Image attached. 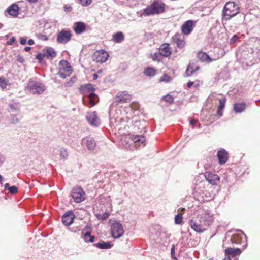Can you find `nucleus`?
<instances>
[{"label":"nucleus","mask_w":260,"mask_h":260,"mask_svg":"<svg viewBox=\"0 0 260 260\" xmlns=\"http://www.w3.org/2000/svg\"><path fill=\"white\" fill-rule=\"evenodd\" d=\"M131 99V95L127 91L120 92L110 107V124L112 127L119 131V134L122 126H125V123L133 117L134 111L139 108V104L137 102H133L124 107L122 105L123 103L130 102Z\"/></svg>","instance_id":"1"},{"label":"nucleus","mask_w":260,"mask_h":260,"mask_svg":"<svg viewBox=\"0 0 260 260\" xmlns=\"http://www.w3.org/2000/svg\"><path fill=\"white\" fill-rule=\"evenodd\" d=\"M213 222V215L210 212H205L201 216L190 220L191 228L196 232L201 233L205 231Z\"/></svg>","instance_id":"2"},{"label":"nucleus","mask_w":260,"mask_h":260,"mask_svg":"<svg viewBox=\"0 0 260 260\" xmlns=\"http://www.w3.org/2000/svg\"><path fill=\"white\" fill-rule=\"evenodd\" d=\"M145 142L146 139L142 135L128 134L121 136L119 145L126 149H132L133 145L137 147H143L145 145Z\"/></svg>","instance_id":"3"},{"label":"nucleus","mask_w":260,"mask_h":260,"mask_svg":"<svg viewBox=\"0 0 260 260\" xmlns=\"http://www.w3.org/2000/svg\"><path fill=\"white\" fill-rule=\"evenodd\" d=\"M245 0H241L239 4L229 1L224 5L222 13V22L226 21L240 13V8L242 9V3Z\"/></svg>","instance_id":"4"},{"label":"nucleus","mask_w":260,"mask_h":260,"mask_svg":"<svg viewBox=\"0 0 260 260\" xmlns=\"http://www.w3.org/2000/svg\"><path fill=\"white\" fill-rule=\"evenodd\" d=\"M80 90L81 92L84 94L82 101L84 105L91 107L98 103L99 98L92 92L94 90V88L91 84L89 83L82 85Z\"/></svg>","instance_id":"5"},{"label":"nucleus","mask_w":260,"mask_h":260,"mask_svg":"<svg viewBox=\"0 0 260 260\" xmlns=\"http://www.w3.org/2000/svg\"><path fill=\"white\" fill-rule=\"evenodd\" d=\"M165 4L160 0H154L153 3L143 10L146 16L160 14L165 12Z\"/></svg>","instance_id":"6"},{"label":"nucleus","mask_w":260,"mask_h":260,"mask_svg":"<svg viewBox=\"0 0 260 260\" xmlns=\"http://www.w3.org/2000/svg\"><path fill=\"white\" fill-rule=\"evenodd\" d=\"M26 88L34 94H41L46 89V87L43 83L36 80L29 81Z\"/></svg>","instance_id":"7"},{"label":"nucleus","mask_w":260,"mask_h":260,"mask_svg":"<svg viewBox=\"0 0 260 260\" xmlns=\"http://www.w3.org/2000/svg\"><path fill=\"white\" fill-rule=\"evenodd\" d=\"M255 51L251 47H245L244 49L242 48L238 53L237 55H240L241 59L247 61L245 63L247 64L251 63L253 59L254 58Z\"/></svg>","instance_id":"8"},{"label":"nucleus","mask_w":260,"mask_h":260,"mask_svg":"<svg viewBox=\"0 0 260 260\" xmlns=\"http://www.w3.org/2000/svg\"><path fill=\"white\" fill-rule=\"evenodd\" d=\"M72 73V67L67 60H62L59 61L58 74L60 77L64 79L70 76Z\"/></svg>","instance_id":"9"},{"label":"nucleus","mask_w":260,"mask_h":260,"mask_svg":"<svg viewBox=\"0 0 260 260\" xmlns=\"http://www.w3.org/2000/svg\"><path fill=\"white\" fill-rule=\"evenodd\" d=\"M71 196L74 201L77 203H81L85 199V192L80 186H76L72 189Z\"/></svg>","instance_id":"10"},{"label":"nucleus","mask_w":260,"mask_h":260,"mask_svg":"<svg viewBox=\"0 0 260 260\" xmlns=\"http://www.w3.org/2000/svg\"><path fill=\"white\" fill-rule=\"evenodd\" d=\"M111 233L114 238H119L124 234L122 225L117 221H114L111 225Z\"/></svg>","instance_id":"11"},{"label":"nucleus","mask_w":260,"mask_h":260,"mask_svg":"<svg viewBox=\"0 0 260 260\" xmlns=\"http://www.w3.org/2000/svg\"><path fill=\"white\" fill-rule=\"evenodd\" d=\"M72 34L69 29H62L57 34L56 40L60 44H66L71 39Z\"/></svg>","instance_id":"12"},{"label":"nucleus","mask_w":260,"mask_h":260,"mask_svg":"<svg viewBox=\"0 0 260 260\" xmlns=\"http://www.w3.org/2000/svg\"><path fill=\"white\" fill-rule=\"evenodd\" d=\"M240 233H236L232 236L231 241L232 243L236 244H244L243 246L245 249L247 244L246 235L242 232L240 231Z\"/></svg>","instance_id":"13"},{"label":"nucleus","mask_w":260,"mask_h":260,"mask_svg":"<svg viewBox=\"0 0 260 260\" xmlns=\"http://www.w3.org/2000/svg\"><path fill=\"white\" fill-rule=\"evenodd\" d=\"M241 252L239 248H228L225 250V257L224 260H238L237 256L239 255Z\"/></svg>","instance_id":"14"},{"label":"nucleus","mask_w":260,"mask_h":260,"mask_svg":"<svg viewBox=\"0 0 260 260\" xmlns=\"http://www.w3.org/2000/svg\"><path fill=\"white\" fill-rule=\"evenodd\" d=\"M109 55L105 50L96 51L92 55L94 61L97 63H103L107 61Z\"/></svg>","instance_id":"15"},{"label":"nucleus","mask_w":260,"mask_h":260,"mask_svg":"<svg viewBox=\"0 0 260 260\" xmlns=\"http://www.w3.org/2000/svg\"><path fill=\"white\" fill-rule=\"evenodd\" d=\"M75 217V214L72 211H67L61 217L63 224L67 227H69L74 222Z\"/></svg>","instance_id":"16"},{"label":"nucleus","mask_w":260,"mask_h":260,"mask_svg":"<svg viewBox=\"0 0 260 260\" xmlns=\"http://www.w3.org/2000/svg\"><path fill=\"white\" fill-rule=\"evenodd\" d=\"M204 176L207 181L212 185H217L220 182V177L217 174L206 172Z\"/></svg>","instance_id":"17"},{"label":"nucleus","mask_w":260,"mask_h":260,"mask_svg":"<svg viewBox=\"0 0 260 260\" xmlns=\"http://www.w3.org/2000/svg\"><path fill=\"white\" fill-rule=\"evenodd\" d=\"M203 186V183L200 182L194 188L193 196L194 197L200 201H204V196L206 194V192L201 189V187Z\"/></svg>","instance_id":"18"},{"label":"nucleus","mask_w":260,"mask_h":260,"mask_svg":"<svg viewBox=\"0 0 260 260\" xmlns=\"http://www.w3.org/2000/svg\"><path fill=\"white\" fill-rule=\"evenodd\" d=\"M86 118L91 125L94 126L99 125L100 121L95 112L87 113Z\"/></svg>","instance_id":"19"},{"label":"nucleus","mask_w":260,"mask_h":260,"mask_svg":"<svg viewBox=\"0 0 260 260\" xmlns=\"http://www.w3.org/2000/svg\"><path fill=\"white\" fill-rule=\"evenodd\" d=\"M73 30L77 35L83 34L86 29V25L83 22H76L73 25Z\"/></svg>","instance_id":"20"},{"label":"nucleus","mask_w":260,"mask_h":260,"mask_svg":"<svg viewBox=\"0 0 260 260\" xmlns=\"http://www.w3.org/2000/svg\"><path fill=\"white\" fill-rule=\"evenodd\" d=\"M219 164L223 165L226 163L228 159V153L224 149H221L217 152V154Z\"/></svg>","instance_id":"21"},{"label":"nucleus","mask_w":260,"mask_h":260,"mask_svg":"<svg viewBox=\"0 0 260 260\" xmlns=\"http://www.w3.org/2000/svg\"><path fill=\"white\" fill-rule=\"evenodd\" d=\"M172 40L178 48H182L185 45V43L184 40V36L182 34H176L172 37Z\"/></svg>","instance_id":"22"},{"label":"nucleus","mask_w":260,"mask_h":260,"mask_svg":"<svg viewBox=\"0 0 260 260\" xmlns=\"http://www.w3.org/2000/svg\"><path fill=\"white\" fill-rule=\"evenodd\" d=\"M193 21L187 20L182 26L181 30L184 35H189L193 29Z\"/></svg>","instance_id":"23"},{"label":"nucleus","mask_w":260,"mask_h":260,"mask_svg":"<svg viewBox=\"0 0 260 260\" xmlns=\"http://www.w3.org/2000/svg\"><path fill=\"white\" fill-rule=\"evenodd\" d=\"M200 69V67L198 65L197 62H190L186 70V74L187 76H191L196 71Z\"/></svg>","instance_id":"24"},{"label":"nucleus","mask_w":260,"mask_h":260,"mask_svg":"<svg viewBox=\"0 0 260 260\" xmlns=\"http://www.w3.org/2000/svg\"><path fill=\"white\" fill-rule=\"evenodd\" d=\"M82 143H85L86 147L90 151L94 150L96 147V142L94 139L91 137H87L82 139Z\"/></svg>","instance_id":"25"},{"label":"nucleus","mask_w":260,"mask_h":260,"mask_svg":"<svg viewBox=\"0 0 260 260\" xmlns=\"http://www.w3.org/2000/svg\"><path fill=\"white\" fill-rule=\"evenodd\" d=\"M159 52L161 54L162 56L166 57L170 56L171 54V51L169 44L168 43L162 44L160 46Z\"/></svg>","instance_id":"26"},{"label":"nucleus","mask_w":260,"mask_h":260,"mask_svg":"<svg viewBox=\"0 0 260 260\" xmlns=\"http://www.w3.org/2000/svg\"><path fill=\"white\" fill-rule=\"evenodd\" d=\"M42 51L47 58H54L56 56V52L54 49L51 47H47L42 50Z\"/></svg>","instance_id":"27"},{"label":"nucleus","mask_w":260,"mask_h":260,"mask_svg":"<svg viewBox=\"0 0 260 260\" xmlns=\"http://www.w3.org/2000/svg\"><path fill=\"white\" fill-rule=\"evenodd\" d=\"M8 106L11 111L17 113L20 111L21 104L16 100H12L8 104Z\"/></svg>","instance_id":"28"},{"label":"nucleus","mask_w":260,"mask_h":260,"mask_svg":"<svg viewBox=\"0 0 260 260\" xmlns=\"http://www.w3.org/2000/svg\"><path fill=\"white\" fill-rule=\"evenodd\" d=\"M7 12L10 15L17 17L19 14V7L16 4H12L7 9Z\"/></svg>","instance_id":"29"},{"label":"nucleus","mask_w":260,"mask_h":260,"mask_svg":"<svg viewBox=\"0 0 260 260\" xmlns=\"http://www.w3.org/2000/svg\"><path fill=\"white\" fill-rule=\"evenodd\" d=\"M93 246L101 249H108L112 247L113 244L110 242L100 241L99 243L94 244Z\"/></svg>","instance_id":"30"},{"label":"nucleus","mask_w":260,"mask_h":260,"mask_svg":"<svg viewBox=\"0 0 260 260\" xmlns=\"http://www.w3.org/2000/svg\"><path fill=\"white\" fill-rule=\"evenodd\" d=\"M124 40V35L121 31L117 32L112 35V41L116 43H120Z\"/></svg>","instance_id":"31"},{"label":"nucleus","mask_w":260,"mask_h":260,"mask_svg":"<svg viewBox=\"0 0 260 260\" xmlns=\"http://www.w3.org/2000/svg\"><path fill=\"white\" fill-rule=\"evenodd\" d=\"M246 108V104L244 102L236 103L233 106L234 111L236 113H240Z\"/></svg>","instance_id":"32"},{"label":"nucleus","mask_w":260,"mask_h":260,"mask_svg":"<svg viewBox=\"0 0 260 260\" xmlns=\"http://www.w3.org/2000/svg\"><path fill=\"white\" fill-rule=\"evenodd\" d=\"M198 58L202 62H210L212 61L210 57L206 53L202 52H199L197 55Z\"/></svg>","instance_id":"33"},{"label":"nucleus","mask_w":260,"mask_h":260,"mask_svg":"<svg viewBox=\"0 0 260 260\" xmlns=\"http://www.w3.org/2000/svg\"><path fill=\"white\" fill-rule=\"evenodd\" d=\"M143 73L147 77H152L154 76L156 74V71L154 68L148 67L145 69Z\"/></svg>","instance_id":"34"},{"label":"nucleus","mask_w":260,"mask_h":260,"mask_svg":"<svg viewBox=\"0 0 260 260\" xmlns=\"http://www.w3.org/2000/svg\"><path fill=\"white\" fill-rule=\"evenodd\" d=\"M250 43L252 44L254 50L260 51V39L253 38L250 40Z\"/></svg>","instance_id":"35"},{"label":"nucleus","mask_w":260,"mask_h":260,"mask_svg":"<svg viewBox=\"0 0 260 260\" xmlns=\"http://www.w3.org/2000/svg\"><path fill=\"white\" fill-rule=\"evenodd\" d=\"M83 238L85 242L92 243L94 240V236L91 235L90 232H86L84 234Z\"/></svg>","instance_id":"36"},{"label":"nucleus","mask_w":260,"mask_h":260,"mask_svg":"<svg viewBox=\"0 0 260 260\" xmlns=\"http://www.w3.org/2000/svg\"><path fill=\"white\" fill-rule=\"evenodd\" d=\"M110 216V213L108 211H106L103 213H98L95 214L96 218L99 220L105 221Z\"/></svg>","instance_id":"37"},{"label":"nucleus","mask_w":260,"mask_h":260,"mask_svg":"<svg viewBox=\"0 0 260 260\" xmlns=\"http://www.w3.org/2000/svg\"><path fill=\"white\" fill-rule=\"evenodd\" d=\"M10 85L9 80L3 76L0 77V87L5 90L8 85Z\"/></svg>","instance_id":"38"},{"label":"nucleus","mask_w":260,"mask_h":260,"mask_svg":"<svg viewBox=\"0 0 260 260\" xmlns=\"http://www.w3.org/2000/svg\"><path fill=\"white\" fill-rule=\"evenodd\" d=\"M69 153L67 149L62 148L60 150V158L61 159H66L67 158Z\"/></svg>","instance_id":"39"},{"label":"nucleus","mask_w":260,"mask_h":260,"mask_svg":"<svg viewBox=\"0 0 260 260\" xmlns=\"http://www.w3.org/2000/svg\"><path fill=\"white\" fill-rule=\"evenodd\" d=\"M161 56L162 55L159 52H155L151 54V58L154 61H159L161 59Z\"/></svg>","instance_id":"40"},{"label":"nucleus","mask_w":260,"mask_h":260,"mask_svg":"<svg viewBox=\"0 0 260 260\" xmlns=\"http://www.w3.org/2000/svg\"><path fill=\"white\" fill-rule=\"evenodd\" d=\"M35 36L37 38V39H38L39 40H43V41L48 40V37L46 35H45L43 34L37 33V34H36Z\"/></svg>","instance_id":"41"},{"label":"nucleus","mask_w":260,"mask_h":260,"mask_svg":"<svg viewBox=\"0 0 260 260\" xmlns=\"http://www.w3.org/2000/svg\"><path fill=\"white\" fill-rule=\"evenodd\" d=\"M162 99L165 101H166L170 104L174 103L173 97L172 95H170L169 94L164 96L162 98Z\"/></svg>","instance_id":"42"},{"label":"nucleus","mask_w":260,"mask_h":260,"mask_svg":"<svg viewBox=\"0 0 260 260\" xmlns=\"http://www.w3.org/2000/svg\"><path fill=\"white\" fill-rule=\"evenodd\" d=\"M170 80L171 78L170 76H169L167 74H164L160 78L159 81L168 83L170 81Z\"/></svg>","instance_id":"43"},{"label":"nucleus","mask_w":260,"mask_h":260,"mask_svg":"<svg viewBox=\"0 0 260 260\" xmlns=\"http://www.w3.org/2000/svg\"><path fill=\"white\" fill-rule=\"evenodd\" d=\"M182 216L181 214H178L175 217V223L176 224H180L182 223Z\"/></svg>","instance_id":"44"},{"label":"nucleus","mask_w":260,"mask_h":260,"mask_svg":"<svg viewBox=\"0 0 260 260\" xmlns=\"http://www.w3.org/2000/svg\"><path fill=\"white\" fill-rule=\"evenodd\" d=\"M19 122L18 118L16 115L13 114L11 116V123L14 124H16Z\"/></svg>","instance_id":"45"},{"label":"nucleus","mask_w":260,"mask_h":260,"mask_svg":"<svg viewBox=\"0 0 260 260\" xmlns=\"http://www.w3.org/2000/svg\"><path fill=\"white\" fill-rule=\"evenodd\" d=\"M83 6H87L91 4L92 0H78Z\"/></svg>","instance_id":"46"},{"label":"nucleus","mask_w":260,"mask_h":260,"mask_svg":"<svg viewBox=\"0 0 260 260\" xmlns=\"http://www.w3.org/2000/svg\"><path fill=\"white\" fill-rule=\"evenodd\" d=\"M45 57L43 51L41 53H38L36 57V58L39 60V62H41L43 59Z\"/></svg>","instance_id":"47"},{"label":"nucleus","mask_w":260,"mask_h":260,"mask_svg":"<svg viewBox=\"0 0 260 260\" xmlns=\"http://www.w3.org/2000/svg\"><path fill=\"white\" fill-rule=\"evenodd\" d=\"M226 99L225 98L219 99V105L217 108L223 109L225 107Z\"/></svg>","instance_id":"48"},{"label":"nucleus","mask_w":260,"mask_h":260,"mask_svg":"<svg viewBox=\"0 0 260 260\" xmlns=\"http://www.w3.org/2000/svg\"><path fill=\"white\" fill-rule=\"evenodd\" d=\"M9 191L11 194H15L18 191V188L15 186H12L9 188Z\"/></svg>","instance_id":"49"},{"label":"nucleus","mask_w":260,"mask_h":260,"mask_svg":"<svg viewBox=\"0 0 260 260\" xmlns=\"http://www.w3.org/2000/svg\"><path fill=\"white\" fill-rule=\"evenodd\" d=\"M239 39V37L237 35H234L232 38L230 39V42L231 44H234Z\"/></svg>","instance_id":"50"},{"label":"nucleus","mask_w":260,"mask_h":260,"mask_svg":"<svg viewBox=\"0 0 260 260\" xmlns=\"http://www.w3.org/2000/svg\"><path fill=\"white\" fill-rule=\"evenodd\" d=\"M77 80V78L76 77H72L70 80L66 83V85L68 86H71L73 83H74Z\"/></svg>","instance_id":"51"},{"label":"nucleus","mask_w":260,"mask_h":260,"mask_svg":"<svg viewBox=\"0 0 260 260\" xmlns=\"http://www.w3.org/2000/svg\"><path fill=\"white\" fill-rule=\"evenodd\" d=\"M69 230L73 233H76L81 230L80 226L69 228Z\"/></svg>","instance_id":"52"},{"label":"nucleus","mask_w":260,"mask_h":260,"mask_svg":"<svg viewBox=\"0 0 260 260\" xmlns=\"http://www.w3.org/2000/svg\"><path fill=\"white\" fill-rule=\"evenodd\" d=\"M15 38L13 37L8 41L7 42L6 44L8 45H12L15 42Z\"/></svg>","instance_id":"53"},{"label":"nucleus","mask_w":260,"mask_h":260,"mask_svg":"<svg viewBox=\"0 0 260 260\" xmlns=\"http://www.w3.org/2000/svg\"><path fill=\"white\" fill-rule=\"evenodd\" d=\"M27 43V40H26V38H25V37H21L20 38V43L21 45H24L26 44Z\"/></svg>","instance_id":"54"},{"label":"nucleus","mask_w":260,"mask_h":260,"mask_svg":"<svg viewBox=\"0 0 260 260\" xmlns=\"http://www.w3.org/2000/svg\"><path fill=\"white\" fill-rule=\"evenodd\" d=\"M72 7L69 5H65L64 6V10L66 12H70L72 10Z\"/></svg>","instance_id":"55"},{"label":"nucleus","mask_w":260,"mask_h":260,"mask_svg":"<svg viewBox=\"0 0 260 260\" xmlns=\"http://www.w3.org/2000/svg\"><path fill=\"white\" fill-rule=\"evenodd\" d=\"M171 254L172 257H173L175 260H177L176 257L175 256V249H174V246L171 248Z\"/></svg>","instance_id":"56"},{"label":"nucleus","mask_w":260,"mask_h":260,"mask_svg":"<svg viewBox=\"0 0 260 260\" xmlns=\"http://www.w3.org/2000/svg\"><path fill=\"white\" fill-rule=\"evenodd\" d=\"M5 160V158L4 156L0 155V164H2Z\"/></svg>","instance_id":"57"},{"label":"nucleus","mask_w":260,"mask_h":260,"mask_svg":"<svg viewBox=\"0 0 260 260\" xmlns=\"http://www.w3.org/2000/svg\"><path fill=\"white\" fill-rule=\"evenodd\" d=\"M222 109H221L217 108V112L218 115H219L220 116H222Z\"/></svg>","instance_id":"58"},{"label":"nucleus","mask_w":260,"mask_h":260,"mask_svg":"<svg viewBox=\"0 0 260 260\" xmlns=\"http://www.w3.org/2000/svg\"><path fill=\"white\" fill-rule=\"evenodd\" d=\"M27 43L29 45H34L35 44V42H34V41L32 39H29V40H28Z\"/></svg>","instance_id":"59"},{"label":"nucleus","mask_w":260,"mask_h":260,"mask_svg":"<svg viewBox=\"0 0 260 260\" xmlns=\"http://www.w3.org/2000/svg\"><path fill=\"white\" fill-rule=\"evenodd\" d=\"M193 84V82L191 81H189L187 83V86L188 88H190L192 85Z\"/></svg>","instance_id":"60"},{"label":"nucleus","mask_w":260,"mask_h":260,"mask_svg":"<svg viewBox=\"0 0 260 260\" xmlns=\"http://www.w3.org/2000/svg\"><path fill=\"white\" fill-rule=\"evenodd\" d=\"M24 50L26 52H28L31 50V47H29V46H26V47H24Z\"/></svg>","instance_id":"61"},{"label":"nucleus","mask_w":260,"mask_h":260,"mask_svg":"<svg viewBox=\"0 0 260 260\" xmlns=\"http://www.w3.org/2000/svg\"><path fill=\"white\" fill-rule=\"evenodd\" d=\"M197 121L196 120L194 119H191L190 121V125H194L196 123Z\"/></svg>","instance_id":"62"},{"label":"nucleus","mask_w":260,"mask_h":260,"mask_svg":"<svg viewBox=\"0 0 260 260\" xmlns=\"http://www.w3.org/2000/svg\"><path fill=\"white\" fill-rule=\"evenodd\" d=\"M98 78V75L97 73H94L93 75V79L94 80L97 79Z\"/></svg>","instance_id":"63"},{"label":"nucleus","mask_w":260,"mask_h":260,"mask_svg":"<svg viewBox=\"0 0 260 260\" xmlns=\"http://www.w3.org/2000/svg\"><path fill=\"white\" fill-rule=\"evenodd\" d=\"M245 14L244 13H242V15L241 16V21L243 22L244 21V19H245Z\"/></svg>","instance_id":"64"}]
</instances>
